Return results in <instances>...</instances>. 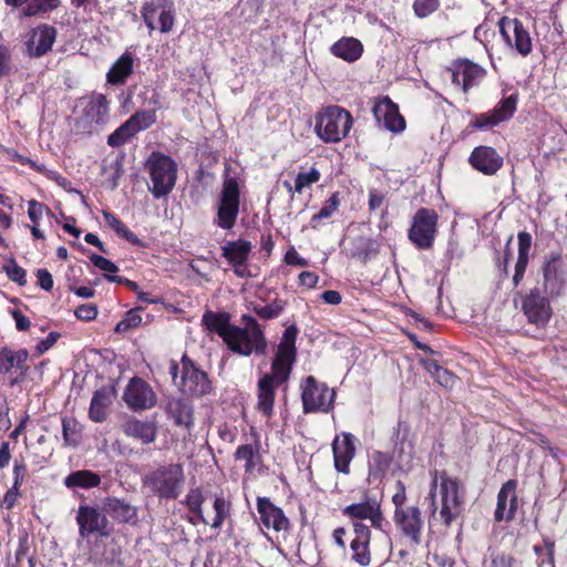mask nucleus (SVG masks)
Wrapping results in <instances>:
<instances>
[{"mask_svg":"<svg viewBox=\"0 0 567 567\" xmlns=\"http://www.w3.org/2000/svg\"><path fill=\"white\" fill-rule=\"evenodd\" d=\"M230 319L226 311L206 310L202 317V326L220 337L227 349L235 354L265 355L268 341L257 319L250 315H243L244 327L231 323Z\"/></svg>","mask_w":567,"mask_h":567,"instance_id":"f257e3e1","label":"nucleus"},{"mask_svg":"<svg viewBox=\"0 0 567 567\" xmlns=\"http://www.w3.org/2000/svg\"><path fill=\"white\" fill-rule=\"evenodd\" d=\"M394 506L392 520L398 533L409 540L412 547L422 543L425 520L417 505H408L406 486L402 481L395 482V493L392 495Z\"/></svg>","mask_w":567,"mask_h":567,"instance_id":"f03ea898","label":"nucleus"},{"mask_svg":"<svg viewBox=\"0 0 567 567\" xmlns=\"http://www.w3.org/2000/svg\"><path fill=\"white\" fill-rule=\"evenodd\" d=\"M430 496L435 512V494L439 487L441 508L440 517L445 527H450L461 515L464 504V486L460 478L450 476L446 471H434L432 474Z\"/></svg>","mask_w":567,"mask_h":567,"instance_id":"7ed1b4c3","label":"nucleus"},{"mask_svg":"<svg viewBox=\"0 0 567 567\" xmlns=\"http://www.w3.org/2000/svg\"><path fill=\"white\" fill-rule=\"evenodd\" d=\"M182 375L179 373V364L175 360L169 362V374L173 383L181 390L182 393L202 398L212 392L213 385L208 378V374L200 370L196 363L184 353L181 360Z\"/></svg>","mask_w":567,"mask_h":567,"instance_id":"20e7f679","label":"nucleus"},{"mask_svg":"<svg viewBox=\"0 0 567 567\" xmlns=\"http://www.w3.org/2000/svg\"><path fill=\"white\" fill-rule=\"evenodd\" d=\"M184 481V468L179 463L159 465L142 478L143 486L161 499H176Z\"/></svg>","mask_w":567,"mask_h":567,"instance_id":"39448f33","label":"nucleus"},{"mask_svg":"<svg viewBox=\"0 0 567 567\" xmlns=\"http://www.w3.org/2000/svg\"><path fill=\"white\" fill-rule=\"evenodd\" d=\"M352 114L342 106L329 105L316 115L315 132L324 143H339L352 128Z\"/></svg>","mask_w":567,"mask_h":567,"instance_id":"423d86ee","label":"nucleus"},{"mask_svg":"<svg viewBox=\"0 0 567 567\" xmlns=\"http://www.w3.org/2000/svg\"><path fill=\"white\" fill-rule=\"evenodd\" d=\"M150 175L148 190L154 198L167 196L174 189L177 181V163L168 155L152 152L145 162Z\"/></svg>","mask_w":567,"mask_h":567,"instance_id":"0eeeda50","label":"nucleus"},{"mask_svg":"<svg viewBox=\"0 0 567 567\" xmlns=\"http://www.w3.org/2000/svg\"><path fill=\"white\" fill-rule=\"evenodd\" d=\"M228 171L229 165L226 166V174L217 198L216 217L214 218V224L224 230H231L235 227L241 197L239 181L237 177L229 176Z\"/></svg>","mask_w":567,"mask_h":567,"instance_id":"6e6552de","label":"nucleus"},{"mask_svg":"<svg viewBox=\"0 0 567 567\" xmlns=\"http://www.w3.org/2000/svg\"><path fill=\"white\" fill-rule=\"evenodd\" d=\"M549 295L540 291L539 287H533L528 291L520 293V310L528 324L535 328L537 334L543 336L554 316Z\"/></svg>","mask_w":567,"mask_h":567,"instance_id":"1a4fd4ad","label":"nucleus"},{"mask_svg":"<svg viewBox=\"0 0 567 567\" xmlns=\"http://www.w3.org/2000/svg\"><path fill=\"white\" fill-rule=\"evenodd\" d=\"M440 216L434 208L421 207L411 218L408 238L417 250L432 249L439 235Z\"/></svg>","mask_w":567,"mask_h":567,"instance_id":"9d476101","label":"nucleus"},{"mask_svg":"<svg viewBox=\"0 0 567 567\" xmlns=\"http://www.w3.org/2000/svg\"><path fill=\"white\" fill-rule=\"evenodd\" d=\"M336 391L313 375H308L301 383V401L305 414L329 413L333 410Z\"/></svg>","mask_w":567,"mask_h":567,"instance_id":"9b49d317","label":"nucleus"},{"mask_svg":"<svg viewBox=\"0 0 567 567\" xmlns=\"http://www.w3.org/2000/svg\"><path fill=\"white\" fill-rule=\"evenodd\" d=\"M29 358L30 353L25 348H0V375L7 380L10 388L19 386L27 380L31 370Z\"/></svg>","mask_w":567,"mask_h":567,"instance_id":"f8f14e48","label":"nucleus"},{"mask_svg":"<svg viewBox=\"0 0 567 567\" xmlns=\"http://www.w3.org/2000/svg\"><path fill=\"white\" fill-rule=\"evenodd\" d=\"M563 255L560 251H550L545 256L540 266V291L549 297L558 298L566 289V278L561 271Z\"/></svg>","mask_w":567,"mask_h":567,"instance_id":"ddd939ff","label":"nucleus"},{"mask_svg":"<svg viewBox=\"0 0 567 567\" xmlns=\"http://www.w3.org/2000/svg\"><path fill=\"white\" fill-rule=\"evenodd\" d=\"M498 29L507 47L514 49L522 56H527L532 53V38L519 19L504 16L498 21Z\"/></svg>","mask_w":567,"mask_h":567,"instance_id":"4468645a","label":"nucleus"},{"mask_svg":"<svg viewBox=\"0 0 567 567\" xmlns=\"http://www.w3.org/2000/svg\"><path fill=\"white\" fill-rule=\"evenodd\" d=\"M82 121L85 124V133L92 134L93 130L104 126L110 120V100L100 92H92L83 97Z\"/></svg>","mask_w":567,"mask_h":567,"instance_id":"2eb2a0df","label":"nucleus"},{"mask_svg":"<svg viewBox=\"0 0 567 567\" xmlns=\"http://www.w3.org/2000/svg\"><path fill=\"white\" fill-rule=\"evenodd\" d=\"M123 400L131 411H146L156 406L157 394L144 379L133 377L124 389Z\"/></svg>","mask_w":567,"mask_h":567,"instance_id":"dca6fc26","label":"nucleus"},{"mask_svg":"<svg viewBox=\"0 0 567 567\" xmlns=\"http://www.w3.org/2000/svg\"><path fill=\"white\" fill-rule=\"evenodd\" d=\"M251 250V243L243 238L228 240L221 246V256L231 266L234 274L238 278H249L251 276L248 267Z\"/></svg>","mask_w":567,"mask_h":567,"instance_id":"f3484780","label":"nucleus"},{"mask_svg":"<svg viewBox=\"0 0 567 567\" xmlns=\"http://www.w3.org/2000/svg\"><path fill=\"white\" fill-rule=\"evenodd\" d=\"M159 9L158 29L162 33H168L173 30L175 23V9L172 0H161V3H155L153 0L145 1L141 8V17L150 32H152L156 29L155 16Z\"/></svg>","mask_w":567,"mask_h":567,"instance_id":"a211bd4d","label":"nucleus"},{"mask_svg":"<svg viewBox=\"0 0 567 567\" xmlns=\"http://www.w3.org/2000/svg\"><path fill=\"white\" fill-rule=\"evenodd\" d=\"M357 437L350 432L337 434L331 443L333 467L343 475L351 473V463L357 455Z\"/></svg>","mask_w":567,"mask_h":567,"instance_id":"6ab92c4d","label":"nucleus"},{"mask_svg":"<svg viewBox=\"0 0 567 567\" xmlns=\"http://www.w3.org/2000/svg\"><path fill=\"white\" fill-rule=\"evenodd\" d=\"M342 514L350 519H369L371 527L383 530L388 524L381 507V502L368 495L360 503H353L342 508Z\"/></svg>","mask_w":567,"mask_h":567,"instance_id":"aec40b11","label":"nucleus"},{"mask_svg":"<svg viewBox=\"0 0 567 567\" xmlns=\"http://www.w3.org/2000/svg\"><path fill=\"white\" fill-rule=\"evenodd\" d=\"M79 534L85 538L96 534L99 536H109V520L100 508L90 505H80L76 516Z\"/></svg>","mask_w":567,"mask_h":567,"instance_id":"412c9836","label":"nucleus"},{"mask_svg":"<svg viewBox=\"0 0 567 567\" xmlns=\"http://www.w3.org/2000/svg\"><path fill=\"white\" fill-rule=\"evenodd\" d=\"M447 71L451 72L452 83L456 85L462 84L464 93L478 85L486 74V71L481 65L467 59L455 60L447 68Z\"/></svg>","mask_w":567,"mask_h":567,"instance_id":"4be33fe9","label":"nucleus"},{"mask_svg":"<svg viewBox=\"0 0 567 567\" xmlns=\"http://www.w3.org/2000/svg\"><path fill=\"white\" fill-rule=\"evenodd\" d=\"M260 523L267 529L277 533H287L291 529V523L282 508L277 506L269 497L258 496L256 499Z\"/></svg>","mask_w":567,"mask_h":567,"instance_id":"5701e85b","label":"nucleus"},{"mask_svg":"<svg viewBox=\"0 0 567 567\" xmlns=\"http://www.w3.org/2000/svg\"><path fill=\"white\" fill-rule=\"evenodd\" d=\"M517 485L516 480H508L499 488L494 511V520L496 523H511L515 519L518 509Z\"/></svg>","mask_w":567,"mask_h":567,"instance_id":"b1692460","label":"nucleus"},{"mask_svg":"<svg viewBox=\"0 0 567 567\" xmlns=\"http://www.w3.org/2000/svg\"><path fill=\"white\" fill-rule=\"evenodd\" d=\"M373 116L380 126L393 133H401L405 130V118L401 115L398 104L389 96L379 99L372 109Z\"/></svg>","mask_w":567,"mask_h":567,"instance_id":"393cba45","label":"nucleus"},{"mask_svg":"<svg viewBox=\"0 0 567 567\" xmlns=\"http://www.w3.org/2000/svg\"><path fill=\"white\" fill-rule=\"evenodd\" d=\"M58 31L54 27L41 23L33 28L25 41V53L29 58H41L52 50Z\"/></svg>","mask_w":567,"mask_h":567,"instance_id":"a878e982","label":"nucleus"},{"mask_svg":"<svg viewBox=\"0 0 567 567\" xmlns=\"http://www.w3.org/2000/svg\"><path fill=\"white\" fill-rule=\"evenodd\" d=\"M353 533L354 537L350 543L351 560L361 567H368L372 561L371 529L361 522H354Z\"/></svg>","mask_w":567,"mask_h":567,"instance_id":"bb28decb","label":"nucleus"},{"mask_svg":"<svg viewBox=\"0 0 567 567\" xmlns=\"http://www.w3.org/2000/svg\"><path fill=\"white\" fill-rule=\"evenodd\" d=\"M468 163L475 171L492 176L503 167L504 159L494 147L480 145L472 151Z\"/></svg>","mask_w":567,"mask_h":567,"instance_id":"cd10ccee","label":"nucleus"},{"mask_svg":"<svg viewBox=\"0 0 567 567\" xmlns=\"http://www.w3.org/2000/svg\"><path fill=\"white\" fill-rule=\"evenodd\" d=\"M121 430L127 437L138 441L143 445L154 443L158 434L155 421L140 420L134 415L125 417L121 424Z\"/></svg>","mask_w":567,"mask_h":567,"instance_id":"c85d7f7f","label":"nucleus"},{"mask_svg":"<svg viewBox=\"0 0 567 567\" xmlns=\"http://www.w3.org/2000/svg\"><path fill=\"white\" fill-rule=\"evenodd\" d=\"M234 458L244 462L247 474H251L262 463L260 434L256 429H250V442L240 444L234 453Z\"/></svg>","mask_w":567,"mask_h":567,"instance_id":"c756f323","label":"nucleus"},{"mask_svg":"<svg viewBox=\"0 0 567 567\" xmlns=\"http://www.w3.org/2000/svg\"><path fill=\"white\" fill-rule=\"evenodd\" d=\"M166 414L176 426H182L190 432L194 427V406L185 398H171L166 404Z\"/></svg>","mask_w":567,"mask_h":567,"instance_id":"7c9ffc66","label":"nucleus"},{"mask_svg":"<svg viewBox=\"0 0 567 567\" xmlns=\"http://www.w3.org/2000/svg\"><path fill=\"white\" fill-rule=\"evenodd\" d=\"M533 244L532 235L526 231H519L517 234V259L514 267V275L512 278L513 288H517L524 280L529 259H530V249Z\"/></svg>","mask_w":567,"mask_h":567,"instance_id":"2f4dec72","label":"nucleus"},{"mask_svg":"<svg viewBox=\"0 0 567 567\" xmlns=\"http://www.w3.org/2000/svg\"><path fill=\"white\" fill-rule=\"evenodd\" d=\"M113 402V390L107 386L97 389L92 396L89 408V419L95 423L104 422L109 416Z\"/></svg>","mask_w":567,"mask_h":567,"instance_id":"473e14b6","label":"nucleus"},{"mask_svg":"<svg viewBox=\"0 0 567 567\" xmlns=\"http://www.w3.org/2000/svg\"><path fill=\"white\" fill-rule=\"evenodd\" d=\"M136 94L137 103L141 106H151L150 109L161 110V95L155 90L148 85L138 86L137 84H132L127 87L126 96L123 102V107H126L128 104L134 105L133 95Z\"/></svg>","mask_w":567,"mask_h":567,"instance_id":"72a5a7b5","label":"nucleus"},{"mask_svg":"<svg viewBox=\"0 0 567 567\" xmlns=\"http://www.w3.org/2000/svg\"><path fill=\"white\" fill-rule=\"evenodd\" d=\"M134 72V55L125 51L111 65L106 73V82L111 85H122Z\"/></svg>","mask_w":567,"mask_h":567,"instance_id":"f704fd0d","label":"nucleus"},{"mask_svg":"<svg viewBox=\"0 0 567 567\" xmlns=\"http://www.w3.org/2000/svg\"><path fill=\"white\" fill-rule=\"evenodd\" d=\"M330 52L348 63L358 61L363 54V44L352 37H342L330 47Z\"/></svg>","mask_w":567,"mask_h":567,"instance_id":"c9c22d12","label":"nucleus"},{"mask_svg":"<svg viewBox=\"0 0 567 567\" xmlns=\"http://www.w3.org/2000/svg\"><path fill=\"white\" fill-rule=\"evenodd\" d=\"M280 384H277L276 381L271 380L268 375H261L258 380L257 384V395H258V410L265 416H271L274 412V404L276 399V388Z\"/></svg>","mask_w":567,"mask_h":567,"instance_id":"e433bc0d","label":"nucleus"},{"mask_svg":"<svg viewBox=\"0 0 567 567\" xmlns=\"http://www.w3.org/2000/svg\"><path fill=\"white\" fill-rule=\"evenodd\" d=\"M393 462V455L388 452L375 450L368 462V476L372 482H382Z\"/></svg>","mask_w":567,"mask_h":567,"instance_id":"4c0bfd02","label":"nucleus"},{"mask_svg":"<svg viewBox=\"0 0 567 567\" xmlns=\"http://www.w3.org/2000/svg\"><path fill=\"white\" fill-rule=\"evenodd\" d=\"M205 502V496L202 487H192L187 492L182 504L186 506V508L193 514V516L188 517V522L193 525L205 524L208 522L203 512V504Z\"/></svg>","mask_w":567,"mask_h":567,"instance_id":"58836bf2","label":"nucleus"},{"mask_svg":"<svg viewBox=\"0 0 567 567\" xmlns=\"http://www.w3.org/2000/svg\"><path fill=\"white\" fill-rule=\"evenodd\" d=\"M296 360L297 358L295 357L287 355L276 351L274 360L271 362L270 373H265L264 375L270 377L271 380L277 382V384L287 383L292 372V367Z\"/></svg>","mask_w":567,"mask_h":567,"instance_id":"ea45409f","label":"nucleus"},{"mask_svg":"<svg viewBox=\"0 0 567 567\" xmlns=\"http://www.w3.org/2000/svg\"><path fill=\"white\" fill-rule=\"evenodd\" d=\"M421 364L432 375L434 381L445 389H453L458 381V378L453 372L440 365L436 360L423 359Z\"/></svg>","mask_w":567,"mask_h":567,"instance_id":"a19ab883","label":"nucleus"},{"mask_svg":"<svg viewBox=\"0 0 567 567\" xmlns=\"http://www.w3.org/2000/svg\"><path fill=\"white\" fill-rule=\"evenodd\" d=\"M63 483L68 488L90 489L101 484V476L90 470H78L71 472Z\"/></svg>","mask_w":567,"mask_h":567,"instance_id":"79ce46f5","label":"nucleus"},{"mask_svg":"<svg viewBox=\"0 0 567 567\" xmlns=\"http://www.w3.org/2000/svg\"><path fill=\"white\" fill-rule=\"evenodd\" d=\"M103 218L106 225L112 228L120 237L127 240L131 245L136 247H145V243L141 240L125 224L114 214L103 210Z\"/></svg>","mask_w":567,"mask_h":567,"instance_id":"37998d69","label":"nucleus"},{"mask_svg":"<svg viewBox=\"0 0 567 567\" xmlns=\"http://www.w3.org/2000/svg\"><path fill=\"white\" fill-rule=\"evenodd\" d=\"M62 7V0H29L22 10L24 17L45 18Z\"/></svg>","mask_w":567,"mask_h":567,"instance_id":"c03bdc74","label":"nucleus"},{"mask_svg":"<svg viewBox=\"0 0 567 567\" xmlns=\"http://www.w3.org/2000/svg\"><path fill=\"white\" fill-rule=\"evenodd\" d=\"M379 252V244L373 238L358 237L354 240L351 258H355L361 262H368L372 257Z\"/></svg>","mask_w":567,"mask_h":567,"instance_id":"a18cd8bd","label":"nucleus"},{"mask_svg":"<svg viewBox=\"0 0 567 567\" xmlns=\"http://www.w3.org/2000/svg\"><path fill=\"white\" fill-rule=\"evenodd\" d=\"M341 205V197L339 192H333L327 200H324L322 207L317 214H313L310 218V227L315 230L319 229L322 219L330 218L334 213L338 212Z\"/></svg>","mask_w":567,"mask_h":567,"instance_id":"49530a36","label":"nucleus"},{"mask_svg":"<svg viewBox=\"0 0 567 567\" xmlns=\"http://www.w3.org/2000/svg\"><path fill=\"white\" fill-rule=\"evenodd\" d=\"M517 104L518 93L515 92L508 96L502 97L501 101H498L494 109L491 111L501 124L503 122L509 121L514 116L517 110Z\"/></svg>","mask_w":567,"mask_h":567,"instance_id":"de8ad7c7","label":"nucleus"},{"mask_svg":"<svg viewBox=\"0 0 567 567\" xmlns=\"http://www.w3.org/2000/svg\"><path fill=\"white\" fill-rule=\"evenodd\" d=\"M107 507L111 515L122 523H128L137 516L136 508L123 499L110 498Z\"/></svg>","mask_w":567,"mask_h":567,"instance_id":"09e8293b","label":"nucleus"},{"mask_svg":"<svg viewBox=\"0 0 567 567\" xmlns=\"http://www.w3.org/2000/svg\"><path fill=\"white\" fill-rule=\"evenodd\" d=\"M157 111L155 109H140L127 118V122L136 133L145 131L156 123Z\"/></svg>","mask_w":567,"mask_h":567,"instance_id":"8fccbe9b","label":"nucleus"},{"mask_svg":"<svg viewBox=\"0 0 567 567\" xmlns=\"http://www.w3.org/2000/svg\"><path fill=\"white\" fill-rule=\"evenodd\" d=\"M62 436L64 444L75 447L81 440V429L75 417H62Z\"/></svg>","mask_w":567,"mask_h":567,"instance_id":"3c124183","label":"nucleus"},{"mask_svg":"<svg viewBox=\"0 0 567 567\" xmlns=\"http://www.w3.org/2000/svg\"><path fill=\"white\" fill-rule=\"evenodd\" d=\"M213 508L215 511V517L212 527L219 529L224 522L231 515V502L225 498L223 494L217 495L214 499Z\"/></svg>","mask_w":567,"mask_h":567,"instance_id":"603ef678","label":"nucleus"},{"mask_svg":"<svg viewBox=\"0 0 567 567\" xmlns=\"http://www.w3.org/2000/svg\"><path fill=\"white\" fill-rule=\"evenodd\" d=\"M287 302L282 299L276 298L268 305H255L252 311L264 320H271L278 318L285 310Z\"/></svg>","mask_w":567,"mask_h":567,"instance_id":"864d4df0","label":"nucleus"},{"mask_svg":"<svg viewBox=\"0 0 567 567\" xmlns=\"http://www.w3.org/2000/svg\"><path fill=\"white\" fill-rule=\"evenodd\" d=\"M298 332L299 330L296 324L287 327L277 347V352L297 358L296 340Z\"/></svg>","mask_w":567,"mask_h":567,"instance_id":"5fc2aeb1","label":"nucleus"},{"mask_svg":"<svg viewBox=\"0 0 567 567\" xmlns=\"http://www.w3.org/2000/svg\"><path fill=\"white\" fill-rule=\"evenodd\" d=\"M137 133L127 120L107 136V144L111 147H120L127 143Z\"/></svg>","mask_w":567,"mask_h":567,"instance_id":"6e6d98bb","label":"nucleus"},{"mask_svg":"<svg viewBox=\"0 0 567 567\" xmlns=\"http://www.w3.org/2000/svg\"><path fill=\"white\" fill-rule=\"evenodd\" d=\"M140 310H142L141 307L126 311L124 318L116 323L114 332L125 333L132 329L137 328L142 323Z\"/></svg>","mask_w":567,"mask_h":567,"instance_id":"4d7b16f0","label":"nucleus"},{"mask_svg":"<svg viewBox=\"0 0 567 567\" xmlns=\"http://www.w3.org/2000/svg\"><path fill=\"white\" fill-rule=\"evenodd\" d=\"M491 567H520L522 561L512 553L506 550H492L489 554Z\"/></svg>","mask_w":567,"mask_h":567,"instance_id":"13d9d810","label":"nucleus"},{"mask_svg":"<svg viewBox=\"0 0 567 567\" xmlns=\"http://www.w3.org/2000/svg\"><path fill=\"white\" fill-rule=\"evenodd\" d=\"M321 173L317 167H311L309 172H299L295 178V193L301 194L306 187L318 183Z\"/></svg>","mask_w":567,"mask_h":567,"instance_id":"bf43d9fd","label":"nucleus"},{"mask_svg":"<svg viewBox=\"0 0 567 567\" xmlns=\"http://www.w3.org/2000/svg\"><path fill=\"white\" fill-rule=\"evenodd\" d=\"M3 271L7 277L16 282L17 285L23 287L27 285V271L24 268L18 265L16 259L11 258L3 265Z\"/></svg>","mask_w":567,"mask_h":567,"instance_id":"052dcab7","label":"nucleus"},{"mask_svg":"<svg viewBox=\"0 0 567 567\" xmlns=\"http://www.w3.org/2000/svg\"><path fill=\"white\" fill-rule=\"evenodd\" d=\"M499 123L492 113V111L480 113L473 115L468 127L476 130V131H483L487 128H492L494 126H497Z\"/></svg>","mask_w":567,"mask_h":567,"instance_id":"680f3d73","label":"nucleus"},{"mask_svg":"<svg viewBox=\"0 0 567 567\" xmlns=\"http://www.w3.org/2000/svg\"><path fill=\"white\" fill-rule=\"evenodd\" d=\"M440 6L441 0H414L412 8L417 18L424 19L439 10Z\"/></svg>","mask_w":567,"mask_h":567,"instance_id":"e2e57ef3","label":"nucleus"},{"mask_svg":"<svg viewBox=\"0 0 567 567\" xmlns=\"http://www.w3.org/2000/svg\"><path fill=\"white\" fill-rule=\"evenodd\" d=\"M28 475V465L25 463V460L20 456L19 458H16L13 462L12 467V485L16 487H22L25 477Z\"/></svg>","mask_w":567,"mask_h":567,"instance_id":"0e129e2a","label":"nucleus"},{"mask_svg":"<svg viewBox=\"0 0 567 567\" xmlns=\"http://www.w3.org/2000/svg\"><path fill=\"white\" fill-rule=\"evenodd\" d=\"M44 213L51 214V209L45 204L40 203L37 199H30L28 202V216L32 224L39 225Z\"/></svg>","mask_w":567,"mask_h":567,"instance_id":"69168bd1","label":"nucleus"},{"mask_svg":"<svg viewBox=\"0 0 567 567\" xmlns=\"http://www.w3.org/2000/svg\"><path fill=\"white\" fill-rule=\"evenodd\" d=\"M89 259L94 265V267L106 272V275L113 276L112 274H115L118 271V267L113 261H111L110 259H107L103 256L92 252L89 256Z\"/></svg>","mask_w":567,"mask_h":567,"instance_id":"338daca9","label":"nucleus"},{"mask_svg":"<svg viewBox=\"0 0 567 567\" xmlns=\"http://www.w3.org/2000/svg\"><path fill=\"white\" fill-rule=\"evenodd\" d=\"M22 496V492L20 487L11 486L8 488V491L4 493L2 499H1V507L11 511L19 499V497Z\"/></svg>","mask_w":567,"mask_h":567,"instance_id":"774afa93","label":"nucleus"}]
</instances>
